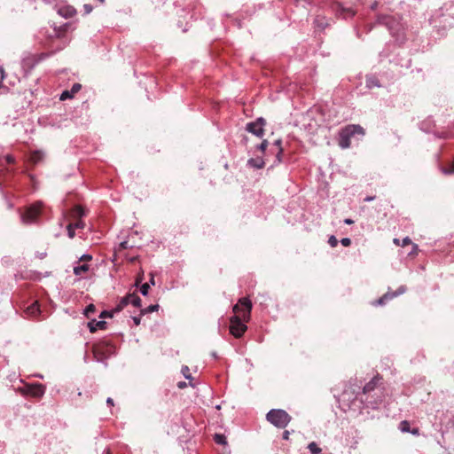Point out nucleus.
Wrapping results in <instances>:
<instances>
[{
    "label": "nucleus",
    "mask_w": 454,
    "mask_h": 454,
    "mask_svg": "<svg viewBox=\"0 0 454 454\" xmlns=\"http://www.w3.org/2000/svg\"><path fill=\"white\" fill-rule=\"evenodd\" d=\"M251 309L252 302L247 297L239 299V303L233 307V312L239 314L231 317L230 333L234 337L240 338L247 329V325L241 321V318L248 320Z\"/></svg>",
    "instance_id": "1"
},
{
    "label": "nucleus",
    "mask_w": 454,
    "mask_h": 454,
    "mask_svg": "<svg viewBox=\"0 0 454 454\" xmlns=\"http://www.w3.org/2000/svg\"><path fill=\"white\" fill-rule=\"evenodd\" d=\"M375 25L385 26L393 36H399L403 29L400 19L390 15H379Z\"/></svg>",
    "instance_id": "2"
},
{
    "label": "nucleus",
    "mask_w": 454,
    "mask_h": 454,
    "mask_svg": "<svg viewBox=\"0 0 454 454\" xmlns=\"http://www.w3.org/2000/svg\"><path fill=\"white\" fill-rule=\"evenodd\" d=\"M380 380L381 378L380 376H375L363 387L361 401L365 403L367 406H370L372 409H375L378 404L381 403L380 396H378L376 399L369 400L371 394L376 390V387Z\"/></svg>",
    "instance_id": "3"
},
{
    "label": "nucleus",
    "mask_w": 454,
    "mask_h": 454,
    "mask_svg": "<svg viewBox=\"0 0 454 454\" xmlns=\"http://www.w3.org/2000/svg\"><path fill=\"white\" fill-rule=\"evenodd\" d=\"M267 420L278 428H285L290 423L291 416L282 409H272L266 415Z\"/></svg>",
    "instance_id": "4"
},
{
    "label": "nucleus",
    "mask_w": 454,
    "mask_h": 454,
    "mask_svg": "<svg viewBox=\"0 0 454 454\" xmlns=\"http://www.w3.org/2000/svg\"><path fill=\"white\" fill-rule=\"evenodd\" d=\"M356 134L364 135V129L359 125H348L342 129L339 134L338 144L342 149L348 148L350 146V139Z\"/></svg>",
    "instance_id": "5"
},
{
    "label": "nucleus",
    "mask_w": 454,
    "mask_h": 454,
    "mask_svg": "<svg viewBox=\"0 0 454 454\" xmlns=\"http://www.w3.org/2000/svg\"><path fill=\"white\" fill-rule=\"evenodd\" d=\"M42 210V203L36 202L29 206L26 211L20 215L21 222L25 224H31L36 222Z\"/></svg>",
    "instance_id": "6"
},
{
    "label": "nucleus",
    "mask_w": 454,
    "mask_h": 454,
    "mask_svg": "<svg viewBox=\"0 0 454 454\" xmlns=\"http://www.w3.org/2000/svg\"><path fill=\"white\" fill-rule=\"evenodd\" d=\"M265 124V119L262 117H258L255 121L247 123L246 130L261 138L264 136Z\"/></svg>",
    "instance_id": "7"
},
{
    "label": "nucleus",
    "mask_w": 454,
    "mask_h": 454,
    "mask_svg": "<svg viewBox=\"0 0 454 454\" xmlns=\"http://www.w3.org/2000/svg\"><path fill=\"white\" fill-rule=\"evenodd\" d=\"M24 392L34 397H42L45 393V387L41 383L27 384Z\"/></svg>",
    "instance_id": "8"
},
{
    "label": "nucleus",
    "mask_w": 454,
    "mask_h": 454,
    "mask_svg": "<svg viewBox=\"0 0 454 454\" xmlns=\"http://www.w3.org/2000/svg\"><path fill=\"white\" fill-rule=\"evenodd\" d=\"M406 292V287L404 286H399V288L395 291V292H393V293H390V292H387V294H385L382 297H380V299L374 301L372 302L373 305L375 306H378V305H384L385 304V301H387V300H391L400 294H403Z\"/></svg>",
    "instance_id": "9"
},
{
    "label": "nucleus",
    "mask_w": 454,
    "mask_h": 454,
    "mask_svg": "<svg viewBox=\"0 0 454 454\" xmlns=\"http://www.w3.org/2000/svg\"><path fill=\"white\" fill-rule=\"evenodd\" d=\"M81 88H82V86L80 83H74L72 86L70 90H64L61 93L59 99L64 101V100L74 98V94H76L81 90Z\"/></svg>",
    "instance_id": "10"
},
{
    "label": "nucleus",
    "mask_w": 454,
    "mask_h": 454,
    "mask_svg": "<svg viewBox=\"0 0 454 454\" xmlns=\"http://www.w3.org/2000/svg\"><path fill=\"white\" fill-rule=\"evenodd\" d=\"M88 327L90 333H95L98 329H106V322L104 320L92 319L88 323Z\"/></svg>",
    "instance_id": "11"
},
{
    "label": "nucleus",
    "mask_w": 454,
    "mask_h": 454,
    "mask_svg": "<svg viewBox=\"0 0 454 454\" xmlns=\"http://www.w3.org/2000/svg\"><path fill=\"white\" fill-rule=\"evenodd\" d=\"M247 166L255 169H261L264 168L265 162L261 157L250 158L247 160Z\"/></svg>",
    "instance_id": "12"
},
{
    "label": "nucleus",
    "mask_w": 454,
    "mask_h": 454,
    "mask_svg": "<svg viewBox=\"0 0 454 454\" xmlns=\"http://www.w3.org/2000/svg\"><path fill=\"white\" fill-rule=\"evenodd\" d=\"M399 429L403 433H411L414 435H418L419 434V430L418 427L411 429L410 423L407 420H403L400 422Z\"/></svg>",
    "instance_id": "13"
},
{
    "label": "nucleus",
    "mask_w": 454,
    "mask_h": 454,
    "mask_svg": "<svg viewBox=\"0 0 454 454\" xmlns=\"http://www.w3.org/2000/svg\"><path fill=\"white\" fill-rule=\"evenodd\" d=\"M58 13L60 16L67 19V18H72L76 13V11L74 7L67 5V6L60 7L58 10Z\"/></svg>",
    "instance_id": "14"
},
{
    "label": "nucleus",
    "mask_w": 454,
    "mask_h": 454,
    "mask_svg": "<svg viewBox=\"0 0 454 454\" xmlns=\"http://www.w3.org/2000/svg\"><path fill=\"white\" fill-rule=\"evenodd\" d=\"M26 313L30 317H36L40 315L41 309L38 301H35L29 305L26 309Z\"/></svg>",
    "instance_id": "15"
},
{
    "label": "nucleus",
    "mask_w": 454,
    "mask_h": 454,
    "mask_svg": "<svg viewBox=\"0 0 454 454\" xmlns=\"http://www.w3.org/2000/svg\"><path fill=\"white\" fill-rule=\"evenodd\" d=\"M365 82H366V87L369 89L380 88L381 86L379 79L373 75L366 76Z\"/></svg>",
    "instance_id": "16"
},
{
    "label": "nucleus",
    "mask_w": 454,
    "mask_h": 454,
    "mask_svg": "<svg viewBox=\"0 0 454 454\" xmlns=\"http://www.w3.org/2000/svg\"><path fill=\"white\" fill-rule=\"evenodd\" d=\"M76 264L77 265L74 266V274L75 276H82L83 273H86L90 269V266L86 263H83V264L76 263Z\"/></svg>",
    "instance_id": "17"
},
{
    "label": "nucleus",
    "mask_w": 454,
    "mask_h": 454,
    "mask_svg": "<svg viewBox=\"0 0 454 454\" xmlns=\"http://www.w3.org/2000/svg\"><path fill=\"white\" fill-rule=\"evenodd\" d=\"M43 157H44V153L43 152H41V151H34L30 154L29 160L33 164H37V163H39L43 159Z\"/></svg>",
    "instance_id": "18"
},
{
    "label": "nucleus",
    "mask_w": 454,
    "mask_h": 454,
    "mask_svg": "<svg viewBox=\"0 0 454 454\" xmlns=\"http://www.w3.org/2000/svg\"><path fill=\"white\" fill-rule=\"evenodd\" d=\"M86 215L85 210L81 206H75L72 211V216L74 218L81 219Z\"/></svg>",
    "instance_id": "19"
},
{
    "label": "nucleus",
    "mask_w": 454,
    "mask_h": 454,
    "mask_svg": "<svg viewBox=\"0 0 454 454\" xmlns=\"http://www.w3.org/2000/svg\"><path fill=\"white\" fill-rule=\"evenodd\" d=\"M129 302L134 307L140 308L142 301H141V299L136 294L133 293V294H130Z\"/></svg>",
    "instance_id": "20"
},
{
    "label": "nucleus",
    "mask_w": 454,
    "mask_h": 454,
    "mask_svg": "<svg viewBox=\"0 0 454 454\" xmlns=\"http://www.w3.org/2000/svg\"><path fill=\"white\" fill-rule=\"evenodd\" d=\"M281 144H282V141L281 139H278L274 142V145H276L278 149V153H277V161L278 162H280L281 161V154L283 153V148L281 147Z\"/></svg>",
    "instance_id": "21"
},
{
    "label": "nucleus",
    "mask_w": 454,
    "mask_h": 454,
    "mask_svg": "<svg viewBox=\"0 0 454 454\" xmlns=\"http://www.w3.org/2000/svg\"><path fill=\"white\" fill-rule=\"evenodd\" d=\"M308 449L309 450L311 454H319L321 452V449L317 446L315 442L309 443Z\"/></svg>",
    "instance_id": "22"
},
{
    "label": "nucleus",
    "mask_w": 454,
    "mask_h": 454,
    "mask_svg": "<svg viewBox=\"0 0 454 454\" xmlns=\"http://www.w3.org/2000/svg\"><path fill=\"white\" fill-rule=\"evenodd\" d=\"M158 309H159V305L158 304L150 305L147 308L141 309V315H145V314H148V313H152V312L157 311Z\"/></svg>",
    "instance_id": "23"
},
{
    "label": "nucleus",
    "mask_w": 454,
    "mask_h": 454,
    "mask_svg": "<svg viewBox=\"0 0 454 454\" xmlns=\"http://www.w3.org/2000/svg\"><path fill=\"white\" fill-rule=\"evenodd\" d=\"M394 243L397 246L405 247V246L411 244V240L409 237H405L402 239V241H400V239H394Z\"/></svg>",
    "instance_id": "24"
},
{
    "label": "nucleus",
    "mask_w": 454,
    "mask_h": 454,
    "mask_svg": "<svg viewBox=\"0 0 454 454\" xmlns=\"http://www.w3.org/2000/svg\"><path fill=\"white\" fill-rule=\"evenodd\" d=\"M214 440L217 444H220V445L226 444V437L223 434H215L214 436Z\"/></svg>",
    "instance_id": "25"
},
{
    "label": "nucleus",
    "mask_w": 454,
    "mask_h": 454,
    "mask_svg": "<svg viewBox=\"0 0 454 454\" xmlns=\"http://www.w3.org/2000/svg\"><path fill=\"white\" fill-rule=\"evenodd\" d=\"M96 311V307L94 304L88 305L84 309V316L90 317L91 314Z\"/></svg>",
    "instance_id": "26"
},
{
    "label": "nucleus",
    "mask_w": 454,
    "mask_h": 454,
    "mask_svg": "<svg viewBox=\"0 0 454 454\" xmlns=\"http://www.w3.org/2000/svg\"><path fill=\"white\" fill-rule=\"evenodd\" d=\"M442 173L445 174V175H451V174H454V161L452 163L450 164L449 167L447 168H443L442 169Z\"/></svg>",
    "instance_id": "27"
},
{
    "label": "nucleus",
    "mask_w": 454,
    "mask_h": 454,
    "mask_svg": "<svg viewBox=\"0 0 454 454\" xmlns=\"http://www.w3.org/2000/svg\"><path fill=\"white\" fill-rule=\"evenodd\" d=\"M67 235L70 239H74L75 236L74 228L73 223H69L67 227Z\"/></svg>",
    "instance_id": "28"
},
{
    "label": "nucleus",
    "mask_w": 454,
    "mask_h": 454,
    "mask_svg": "<svg viewBox=\"0 0 454 454\" xmlns=\"http://www.w3.org/2000/svg\"><path fill=\"white\" fill-rule=\"evenodd\" d=\"M268 145H269V142L264 139V140H262V142L261 144H259L256 146V149L263 153L267 149Z\"/></svg>",
    "instance_id": "29"
},
{
    "label": "nucleus",
    "mask_w": 454,
    "mask_h": 454,
    "mask_svg": "<svg viewBox=\"0 0 454 454\" xmlns=\"http://www.w3.org/2000/svg\"><path fill=\"white\" fill-rule=\"evenodd\" d=\"M92 260V255L89 254H82L75 263H80L81 262H89Z\"/></svg>",
    "instance_id": "30"
},
{
    "label": "nucleus",
    "mask_w": 454,
    "mask_h": 454,
    "mask_svg": "<svg viewBox=\"0 0 454 454\" xmlns=\"http://www.w3.org/2000/svg\"><path fill=\"white\" fill-rule=\"evenodd\" d=\"M149 288H150V286L148 283L143 284L140 287V293L142 294V295H144V296L147 295Z\"/></svg>",
    "instance_id": "31"
},
{
    "label": "nucleus",
    "mask_w": 454,
    "mask_h": 454,
    "mask_svg": "<svg viewBox=\"0 0 454 454\" xmlns=\"http://www.w3.org/2000/svg\"><path fill=\"white\" fill-rule=\"evenodd\" d=\"M129 299H130V294H128L127 295L123 296L121 300H120V302L124 306H128L129 304H130L129 302Z\"/></svg>",
    "instance_id": "32"
},
{
    "label": "nucleus",
    "mask_w": 454,
    "mask_h": 454,
    "mask_svg": "<svg viewBox=\"0 0 454 454\" xmlns=\"http://www.w3.org/2000/svg\"><path fill=\"white\" fill-rule=\"evenodd\" d=\"M114 312H113V309L111 311L104 310L100 313L99 317L106 318V317H112L114 316Z\"/></svg>",
    "instance_id": "33"
},
{
    "label": "nucleus",
    "mask_w": 454,
    "mask_h": 454,
    "mask_svg": "<svg viewBox=\"0 0 454 454\" xmlns=\"http://www.w3.org/2000/svg\"><path fill=\"white\" fill-rule=\"evenodd\" d=\"M328 244L332 247H335L338 245V239H336L335 236L332 235V236H330V238L328 239Z\"/></svg>",
    "instance_id": "34"
},
{
    "label": "nucleus",
    "mask_w": 454,
    "mask_h": 454,
    "mask_svg": "<svg viewBox=\"0 0 454 454\" xmlns=\"http://www.w3.org/2000/svg\"><path fill=\"white\" fill-rule=\"evenodd\" d=\"M189 372H190V370H189L188 366H183L182 373L184 374V378L187 380L192 379V376Z\"/></svg>",
    "instance_id": "35"
},
{
    "label": "nucleus",
    "mask_w": 454,
    "mask_h": 454,
    "mask_svg": "<svg viewBox=\"0 0 454 454\" xmlns=\"http://www.w3.org/2000/svg\"><path fill=\"white\" fill-rule=\"evenodd\" d=\"M73 224L74 229H83L85 227V223L82 219H78V221Z\"/></svg>",
    "instance_id": "36"
},
{
    "label": "nucleus",
    "mask_w": 454,
    "mask_h": 454,
    "mask_svg": "<svg viewBox=\"0 0 454 454\" xmlns=\"http://www.w3.org/2000/svg\"><path fill=\"white\" fill-rule=\"evenodd\" d=\"M125 307L119 301V303L113 309V312L118 313L121 311Z\"/></svg>",
    "instance_id": "37"
},
{
    "label": "nucleus",
    "mask_w": 454,
    "mask_h": 454,
    "mask_svg": "<svg viewBox=\"0 0 454 454\" xmlns=\"http://www.w3.org/2000/svg\"><path fill=\"white\" fill-rule=\"evenodd\" d=\"M125 307L119 301V303L113 309V312L118 313L121 311Z\"/></svg>",
    "instance_id": "38"
},
{
    "label": "nucleus",
    "mask_w": 454,
    "mask_h": 454,
    "mask_svg": "<svg viewBox=\"0 0 454 454\" xmlns=\"http://www.w3.org/2000/svg\"><path fill=\"white\" fill-rule=\"evenodd\" d=\"M340 243L344 247H348L351 244V240L349 238H343L340 239Z\"/></svg>",
    "instance_id": "39"
},
{
    "label": "nucleus",
    "mask_w": 454,
    "mask_h": 454,
    "mask_svg": "<svg viewBox=\"0 0 454 454\" xmlns=\"http://www.w3.org/2000/svg\"><path fill=\"white\" fill-rule=\"evenodd\" d=\"M83 9H84L85 14H89V13H90L92 12L93 7L90 4H84L83 5Z\"/></svg>",
    "instance_id": "40"
},
{
    "label": "nucleus",
    "mask_w": 454,
    "mask_h": 454,
    "mask_svg": "<svg viewBox=\"0 0 454 454\" xmlns=\"http://www.w3.org/2000/svg\"><path fill=\"white\" fill-rule=\"evenodd\" d=\"M5 160L8 164H12L15 161L14 157L11 154L6 155Z\"/></svg>",
    "instance_id": "41"
},
{
    "label": "nucleus",
    "mask_w": 454,
    "mask_h": 454,
    "mask_svg": "<svg viewBox=\"0 0 454 454\" xmlns=\"http://www.w3.org/2000/svg\"><path fill=\"white\" fill-rule=\"evenodd\" d=\"M315 22L318 27L324 28L325 26L319 18H317Z\"/></svg>",
    "instance_id": "42"
},
{
    "label": "nucleus",
    "mask_w": 454,
    "mask_h": 454,
    "mask_svg": "<svg viewBox=\"0 0 454 454\" xmlns=\"http://www.w3.org/2000/svg\"><path fill=\"white\" fill-rule=\"evenodd\" d=\"M132 320L136 325H139L141 322V317H132Z\"/></svg>",
    "instance_id": "43"
},
{
    "label": "nucleus",
    "mask_w": 454,
    "mask_h": 454,
    "mask_svg": "<svg viewBox=\"0 0 454 454\" xmlns=\"http://www.w3.org/2000/svg\"><path fill=\"white\" fill-rule=\"evenodd\" d=\"M47 255V253L46 252H43V253H36V257H38L39 259H43L45 258Z\"/></svg>",
    "instance_id": "44"
},
{
    "label": "nucleus",
    "mask_w": 454,
    "mask_h": 454,
    "mask_svg": "<svg viewBox=\"0 0 454 454\" xmlns=\"http://www.w3.org/2000/svg\"><path fill=\"white\" fill-rule=\"evenodd\" d=\"M289 435H290V432L286 430V431L283 432L282 437H283L284 440H288L289 439Z\"/></svg>",
    "instance_id": "45"
},
{
    "label": "nucleus",
    "mask_w": 454,
    "mask_h": 454,
    "mask_svg": "<svg viewBox=\"0 0 454 454\" xmlns=\"http://www.w3.org/2000/svg\"><path fill=\"white\" fill-rule=\"evenodd\" d=\"M419 247H418V245L416 244H413V247H412V251L410 253L411 254H416L417 251H418Z\"/></svg>",
    "instance_id": "46"
},
{
    "label": "nucleus",
    "mask_w": 454,
    "mask_h": 454,
    "mask_svg": "<svg viewBox=\"0 0 454 454\" xmlns=\"http://www.w3.org/2000/svg\"><path fill=\"white\" fill-rule=\"evenodd\" d=\"M106 403L110 406H114V400L111 397L106 399Z\"/></svg>",
    "instance_id": "47"
},
{
    "label": "nucleus",
    "mask_w": 454,
    "mask_h": 454,
    "mask_svg": "<svg viewBox=\"0 0 454 454\" xmlns=\"http://www.w3.org/2000/svg\"><path fill=\"white\" fill-rule=\"evenodd\" d=\"M374 199H375L374 196H368V197L364 198V200L369 202V201H372Z\"/></svg>",
    "instance_id": "48"
},
{
    "label": "nucleus",
    "mask_w": 454,
    "mask_h": 454,
    "mask_svg": "<svg viewBox=\"0 0 454 454\" xmlns=\"http://www.w3.org/2000/svg\"><path fill=\"white\" fill-rule=\"evenodd\" d=\"M347 15H348V16L352 17V16H354V15H355V12H353V11H352V10H350V9H348V10H347Z\"/></svg>",
    "instance_id": "49"
},
{
    "label": "nucleus",
    "mask_w": 454,
    "mask_h": 454,
    "mask_svg": "<svg viewBox=\"0 0 454 454\" xmlns=\"http://www.w3.org/2000/svg\"><path fill=\"white\" fill-rule=\"evenodd\" d=\"M121 247L126 249L128 247V242L127 241H123L120 244Z\"/></svg>",
    "instance_id": "50"
},
{
    "label": "nucleus",
    "mask_w": 454,
    "mask_h": 454,
    "mask_svg": "<svg viewBox=\"0 0 454 454\" xmlns=\"http://www.w3.org/2000/svg\"><path fill=\"white\" fill-rule=\"evenodd\" d=\"M373 26L374 25H368V26H366V32L369 33L372 29Z\"/></svg>",
    "instance_id": "51"
},
{
    "label": "nucleus",
    "mask_w": 454,
    "mask_h": 454,
    "mask_svg": "<svg viewBox=\"0 0 454 454\" xmlns=\"http://www.w3.org/2000/svg\"><path fill=\"white\" fill-rule=\"evenodd\" d=\"M344 223H345L346 224H351V223H353L354 222H353V220H351V219H345V220H344Z\"/></svg>",
    "instance_id": "52"
},
{
    "label": "nucleus",
    "mask_w": 454,
    "mask_h": 454,
    "mask_svg": "<svg viewBox=\"0 0 454 454\" xmlns=\"http://www.w3.org/2000/svg\"><path fill=\"white\" fill-rule=\"evenodd\" d=\"M185 386H186V383H185V382H179V383H178V387H179V388H183V387H184Z\"/></svg>",
    "instance_id": "53"
},
{
    "label": "nucleus",
    "mask_w": 454,
    "mask_h": 454,
    "mask_svg": "<svg viewBox=\"0 0 454 454\" xmlns=\"http://www.w3.org/2000/svg\"><path fill=\"white\" fill-rule=\"evenodd\" d=\"M150 284H151V285H153V286H154V285H155V282H154V277H153V276H152V277H151Z\"/></svg>",
    "instance_id": "54"
},
{
    "label": "nucleus",
    "mask_w": 454,
    "mask_h": 454,
    "mask_svg": "<svg viewBox=\"0 0 454 454\" xmlns=\"http://www.w3.org/2000/svg\"><path fill=\"white\" fill-rule=\"evenodd\" d=\"M0 73H1V77H2V80L4 78V71L3 68H0Z\"/></svg>",
    "instance_id": "55"
},
{
    "label": "nucleus",
    "mask_w": 454,
    "mask_h": 454,
    "mask_svg": "<svg viewBox=\"0 0 454 454\" xmlns=\"http://www.w3.org/2000/svg\"><path fill=\"white\" fill-rule=\"evenodd\" d=\"M54 35L55 36H59V33L56 29H54Z\"/></svg>",
    "instance_id": "56"
},
{
    "label": "nucleus",
    "mask_w": 454,
    "mask_h": 454,
    "mask_svg": "<svg viewBox=\"0 0 454 454\" xmlns=\"http://www.w3.org/2000/svg\"><path fill=\"white\" fill-rule=\"evenodd\" d=\"M439 137L446 138L447 137H446V136L442 135V136H439Z\"/></svg>",
    "instance_id": "57"
},
{
    "label": "nucleus",
    "mask_w": 454,
    "mask_h": 454,
    "mask_svg": "<svg viewBox=\"0 0 454 454\" xmlns=\"http://www.w3.org/2000/svg\"><path fill=\"white\" fill-rule=\"evenodd\" d=\"M98 2H100L101 4H103L105 2V0H98Z\"/></svg>",
    "instance_id": "58"
},
{
    "label": "nucleus",
    "mask_w": 454,
    "mask_h": 454,
    "mask_svg": "<svg viewBox=\"0 0 454 454\" xmlns=\"http://www.w3.org/2000/svg\"><path fill=\"white\" fill-rule=\"evenodd\" d=\"M356 35H357L358 37H360V34H359V32H358V31L356 32Z\"/></svg>",
    "instance_id": "59"
},
{
    "label": "nucleus",
    "mask_w": 454,
    "mask_h": 454,
    "mask_svg": "<svg viewBox=\"0 0 454 454\" xmlns=\"http://www.w3.org/2000/svg\"><path fill=\"white\" fill-rule=\"evenodd\" d=\"M106 454H111L109 450H107Z\"/></svg>",
    "instance_id": "60"
}]
</instances>
